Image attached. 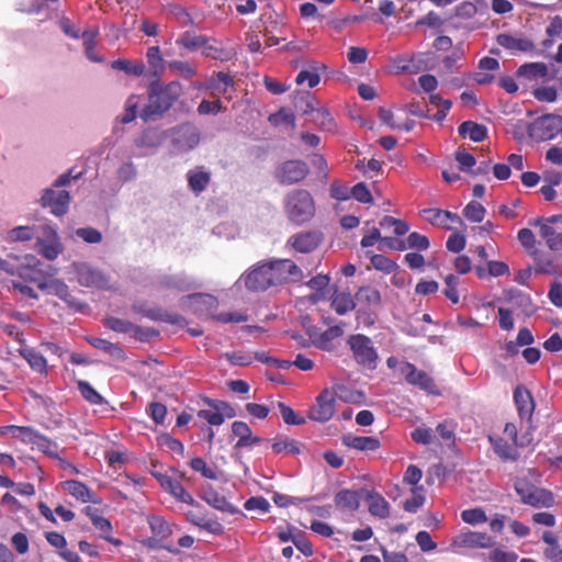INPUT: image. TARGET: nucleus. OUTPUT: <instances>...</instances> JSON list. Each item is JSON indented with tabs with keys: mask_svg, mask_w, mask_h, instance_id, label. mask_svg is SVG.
I'll return each mask as SVG.
<instances>
[{
	"mask_svg": "<svg viewBox=\"0 0 562 562\" xmlns=\"http://www.w3.org/2000/svg\"><path fill=\"white\" fill-rule=\"evenodd\" d=\"M304 277L301 268L290 259L260 262L244 277L245 286L250 291H266L288 282H297Z\"/></svg>",
	"mask_w": 562,
	"mask_h": 562,
	"instance_id": "f257e3e1",
	"label": "nucleus"
},
{
	"mask_svg": "<svg viewBox=\"0 0 562 562\" xmlns=\"http://www.w3.org/2000/svg\"><path fill=\"white\" fill-rule=\"evenodd\" d=\"M181 94V85L178 81L161 85L153 82L150 85L148 103L140 112V117L145 121L154 120L168 111L173 102Z\"/></svg>",
	"mask_w": 562,
	"mask_h": 562,
	"instance_id": "f03ea898",
	"label": "nucleus"
},
{
	"mask_svg": "<svg viewBox=\"0 0 562 562\" xmlns=\"http://www.w3.org/2000/svg\"><path fill=\"white\" fill-rule=\"evenodd\" d=\"M284 209L289 220L297 225L304 224L315 215V203L306 190H293L284 199Z\"/></svg>",
	"mask_w": 562,
	"mask_h": 562,
	"instance_id": "7ed1b4c3",
	"label": "nucleus"
},
{
	"mask_svg": "<svg viewBox=\"0 0 562 562\" xmlns=\"http://www.w3.org/2000/svg\"><path fill=\"white\" fill-rule=\"evenodd\" d=\"M347 344L352 351V357L355 361L369 370H374L378 366V351L373 346L372 340L362 334L351 335Z\"/></svg>",
	"mask_w": 562,
	"mask_h": 562,
	"instance_id": "20e7f679",
	"label": "nucleus"
},
{
	"mask_svg": "<svg viewBox=\"0 0 562 562\" xmlns=\"http://www.w3.org/2000/svg\"><path fill=\"white\" fill-rule=\"evenodd\" d=\"M167 132V138H170L171 155H180L195 148L200 143V132L191 124H182L170 128Z\"/></svg>",
	"mask_w": 562,
	"mask_h": 562,
	"instance_id": "39448f33",
	"label": "nucleus"
},
{
	"mask_svg": "<svg viewBox=\"0 0 562 562\" xmlns=\"http://www.w3.org/2000/svg\"><path fill=\"white\" fill-rule=\"evenodd\" d=\"M36 247L38 252L47 260H55L63 252L64 247L57 234L56 226L50 224L41 226Z\"/></svg>",
	"mask_w": 562,
	"mask_h": 562,
	"instance_id": "423d86ee",
	"label": "nucleus"
},
{
	"mask_svg": "<svg viewBox=\"0 0 562 562\" xmlns=\"http://www.w3.org/2000/svg\"><path fill=\"white\" fill-rule=\"evenodd\" d=\"M38 203L42 207L49 209L55 216H63L68 212L70 194L67 190L46 188L42 191Z\"/></svg>",
	"mask_w": 562,
	"mask_h": 562,
	"instance_id": "0eeeda50",
	"label": "nucleus"
},
{
	"mask_svg": "<svg viewBox=\"0 0 562 562\" xmlns=\"http://www.w3.org/2000/svg\"><path fill=\"white\" fill-rule=\"evenodd\" d=\"M336 391L324 389L308 411V417L318 423L328 422L335 414Z\"/></svg>",
	"mask_w": 562,
	"mask_h": 562,
	"instance_id": "6e6552de",
	"label": "nucleus"
},
{
	"mask_svg": "<svg viewBox=\"0 0 562 562\" xmlns=\"http://www.w3.org/2000/svg\"><path fill=\"white\" fill-rule=\"evenodd\" d=\"M72 267L76 273V279L82 286L97 289L110 288L109 278L99 269L93 268L86 262L74 263Z\"/></svg>",
	"mask_w": 562,
	"mask_h": 562,
	"instance_id": "1a4fd4ad",
	"label": "nucleus"
},
{
	"mask_svg": "<svg viewBox=\"0 0 562 562\" xmlns=\"http://www.w3.org/2000/svg\"><path fill=\"white\" fill-rule=\"evenodd\" d=\"M515 488L521 501L530 506L550 507L554 503L551 492L536 486H530L526 482L516 483Z\"/></svg>",
	"mask_w": 562,
	"mask_h": 562,
	"instance_id": "9d476101",
	"label": "nucleus"
},
{
	"mask_svg": "<svg viewBox=\"0 0 562 562\" xmlns=\"http://www.w3.org/2000/svg\"><path fill=\"white\" fill-rule=\"evenodd\" d=\"M167 139V132L156 128L145 130L138 137L135 138L134 145L139 151L135 154L136 157H147L154 155L158 148Z\"/></svg>",
	"mask_w": 562,
	"mask_h": 562,
	"instance_id": "9b49d317",
	"label": "nucleus"
},
{
	"mask_svg": "<svg viewBox=\"0 0 562 562\" xmlns=\"http://www.w3.org/2000/svg\"><path fill=\"white\" fill-rule=\"evenodd\" d=\"M308 173L306 162L300 159L288 160L281 164L276 170L277 180L285 186L302 181Z\"/></svg>",
	"mask_w": 562,
	"mask_h": 562,
	"instance_id": "f8f14e48",
	"label": "nucleus"
},
{
	"mask_svg": "<svg viewBox=\"0 0 562 562\" xmlns=\"http://www.w3.org/2000/svg\"><path fill=\"white\" fill-rule=\"evenodd\" d=\"M400 373L405 378L407 383L429 394H439L434 380L425 371L418 370L413 363H400Z\"/></svg>",
	"mask_w": 562,
	"mask_h": 562,
	"instance_id": "ddd939ff",
	"label": "nucleus"
},
{
	"mask_svg": "<svg viewBox=\"0 0 562 562\" xmlns=\"http://www.w3.org/2000/svg\"><path fill=\"white\" fill-rule=\"evenodd\" d=\"M495 544V540L493 537L485 532L477 531H464L452 539L451 549L457 552L458 549L469 548V549H490Z\"/></svg>",
	"mask_w": 562,
	"mask_h": 562,
	"instance_id": "4468645a",
	"label": "nucleus"
},
{
	"mask_svg": "<svg viewBox=\"0 0 562 562\" xmlns=\"http://www.w3.org/2000/svg\"><path fill=\"white\" fill-rule=\"evenodd\" d=\"M0 269L9 274H16L20 278V281L36 284L38 289H41V283L45 281V278L35 265L32 266L31 263H27L15 269L12 265L0 258Z\"/></svg>",
	"mask_w": 562,
	"mask_h": 562,
	"instance_id": "2eb2a0df",
	"label": "nucleus"
},
{
	"mask_svg": "<svg viewBox=\"0 0 562 562\" xmlns=\"http://www.w3.org/2000/svg\"><path fill=\"white\" fill-rule=\"evenodd\" d=\"M561 119L558 116L546 115L539 117L530 126L529 134L540 140L551 139L559 130Z\"/></svg>",
	"mask_w": 562,
	"mask_h": 562,
	"instance_id": "dca6fc26",
	"label": "nucleus"
},
{
	"mask_svg": "<svg viewBox=\"0 0 562 562\" xmlns=\"http://www.w3.org/2000/svg\"><path fill=\"white\" fill-rule=\"evenodd\" d=\"M198 416L205 419L210 425L220 426L224 423L225 418H233L235 411L229 404L217 402L210 409H201Z\"/></svg>",
	"mask_w": 562,
	"mask_h": 562,
	"instance_id": "f3484780",
	"label": "nucleus"
},
{
	"mask_svg": "<svg viewBox=\"0 0 562 562\" xmlns=\"http://www.w3.org/2000/svg\"><path fill=\"white\" fill-rule=\"evenodd\" d=\"M423 216L430 224L446 229H450L448 222L463 223L458 214L440 209H425L423 210Z\"/></svg>",
	"mask_w": 562,
	"mask_h": 562,
	"instance_id": "a211bd4d",
	"label": "nucleus"
},
{
	"mask_svg": "<svg viewBox=\"0 0 562 562\" xmlns=\"http://www.w3.org/2000/svg\"><path fill=\"white\" fill-rule=\"evenodd\" d=\"M201 497L213 508L224 513H235V506L228 499L218 493L212 485L207 484L202 488Z\"/></svg>",
	"mask_w": 562,
	"mask_h": 562,
	"instance_id": "6ab92c4d",
	"label": "nucleus"
},
{
	"mask_svg": "<svg viewBox=\"0 0 562 562\" xmlns=\"http://www.w3.org/2000/svg\"><path fill=\"white\" fill-rule=\"evenodd\" d=\"M322 235L317 232H306L292 236L289 244L299 252H311L318 247Z\"/></svg>",
	"mask_w": 562,
	"mask_h": 562,
	"instance_id": "aec40b11",
	"label": "nucleus"
},
{
	"mask_svg": "<svg viewBox=\"0 0 562 562\" xmlns=\"http://www.w3.org/2000/svg\"><path fill=\"white\" fill-rule=\"evenodd\" d=\"M514 401L521 418L530 422L531 415L535 409L533 398L531 393L522 385H518L514 391Z\"/></svg>",
	"mask_w": 562,
	"mask_h": 562,
	"instance_id": "412c9836",
	"label": "nucleus"
},
{
	"mask_svg": "<svg viewBox=\"0 0 562 562\" xmlns=\"http://www.w3.org/2000/svg\"><path fill=\"white\" fill-rule=\"evenodd\" d=\"M496 42L499 46L513 53L529 52L533 48L532 42L528 38L507 33L499 34Z\"/></svg>",
	"mask_w": 562,
	"mask_h": 562,
	"instance_id": "4be33fe9",
	"label": "nucleus"
},
{
	"mask_svg": "<svg viewBox=\"0 0 562 562\" xmlns=\"http://www.w3.org/2000/svg\"><path fill=\"white\" fill-rule=\"evenodd\" d=\"M187 180L190 190L200 194L207 188L211 181V172L204 167H195L187 172Z\"/></svg>",
	"mask_w": 562,
	"mask_h": 562,
	"instance_id": "5701e85b",
	"label": "nucleus"
},
{
	"mask_svg": "<svg viewBox=\"0 0 562 562\" xmlns=\"http://www.w3.org/2000/svg\"><path fill=\"white\" fill-rule=\"evenodd\" d=\"M160 485L165 491L170 493L175 498H177L179 502L189 504V505H196L194 498L191 494H189L184 487L176 480H172L169 476H161L159 479Z\"/></svg>",
	"mask_w": 562,
	"mask_h": 562,
	"instance_id": "b1692460",
	"label": "nucleus"
},
{
	"mask_svg": "<svg viewBox=\"0 0 562 562\" xmlns=\"http://www.w3.org/2000/svg\"><path fill=\"white\" fill-rule=\"evenodd\" d=\"M364 493L369 513L379 518H386L390 515V504L387 501L376 492L364 491Z\"/></svg>",
	"mask_w": 562,
	"mask_h": 562,
	"instance_id": "393cba45",
	"label": "nucleus"
},
{
	"mask_svg": "<svg viewBox=\"0 0 562 562\" xmlns=\"http://www.w3.org/2000/svg\"><path fill=\"white\" fill-rule=\"evenodd\" d=\"M232 432L238 437L237 448L252 447L260 442V438L252 435L250 427L244 422H234Z\"/></svg>",
	"mask_w": 562,
	"mask_h": 562,
	"instance_id": "a878e982",
	"label": "nucleus"
},
{
	"mask_svg": "<svg viewBox=\"0 0 562 562\" xmlns=\"http://www.w3.org/2000/svg\"><path fill=\"white\" fill-rule=\"evenodd\" d=\"M342 443L359 451H374L380 447V441L375 437H362L351 434L342 437Z\"/></svg>",
	"mask_w": 562,
	"mask_h": 562,
	"instance_id": "bb28decb",
	"label": "nucleus"
},
{
	"mask_svg": "<svg viewBox=\"0 0 562 562\" xmlns=\"http://www.w3.org/2000/svg\"><path fill=\"white\" fill-rule=\"evenodd\" d=\"M533 260H535V272L542 273V274H549V276H557L561 272V265L557 262V260L550 256L544 254H533Z\"/></svg>",
	"mask_w": 562,
	"mask_h": 562,
	"instance_id": "cd10ccee",
	"label": "nucleus"
},
{
	"mask_svg": "<svg viewBox=\"0 0 562 562\" xmlns=\"http://www.w3.org/2000/svg\"><path fill=\"white\" fill-rule=\"evenodd\" d=\"M41 290L47 291L49 294H54L69 305H76L75 299L70 295L67 284L57 279L46 280L41 283Z\"/></svg>",
	"mask_w": 562,
	"mask_h": 562,
	"instance_id": "c85d7f7f",
	"label": "nucleus"
},
{
	"mask_svg": "<svg viewBox=\"0 0 562 562\" xmlns=\"http://www.w3.org/2000/svg\"><path fill=\"white\" fill-rule=\"evenodd\" d=\"M335 504L342 510L355 512L360 505L359 493L351 490H342L336 494Z\"/></svg>",
	"mask_w": 562,
	"mask_h": 562,
	"instance_id": "c756f323",
	"label": "nucleus"
},
{
	"mask_svg": "<svg viewBox=\"0 0 562 562\" xmlns=\"http://www.w3.org/2000/svg\"><path fill=\"white\" fill-rule=\"evenodd\" d=\"M20 355L26 360L30 367L43 374L47 372V361L42 353L34 348L24 347L20 350Z\"/></svg>",
	"mask_w": 562,
	"mask_h": 562,
	"instance_id": "7c9ffc66",
	"label": "nucleus"
},
{
	"mask_svg": "<svg viewBox=\"0 0 562 562\" xmlns=\"http://www.w3.org/2000/svg\"><path fill=\"white\" fill-rule=\"evenodd\" d=\"M488 440L495 451V453L503 460L515 461L518 459L519 453L517 450L509 445L505 439L499 437L490 436Z\"/></svg>",
	"mask_w": 562,
	"mask_h": 562,
	"instance_id": "2f4dec72",
	"label": "nucleus"
},
{
	"mask_svg": "<svg viewBox=\"0 0 562 562\" xmlns=\"http://www.w3.org/2000/svg\"><path fill=\"white\" fill-rule=\"evenodd\" d=\"M356 301L360 305H364L368 308H373L380 305L381 294L380 292L370 285L362 286L356 293Z\"/></svg>",
	"mask_w": 562,
	"mask_h": 562,
	"instance_id": "473e14b6",
	"label": "nucleus"
},
{
	"mask_svg": "<svg viewBox=\"0 0 562 562\" xmlns=\"http://www.w3.org/2000/svg\"><path fill=\"white\" fill-rule=\"evenodd\" d=\"M459 133L463 137H469L473 142H482L486 136V127L472 121L463 122L459 126Z\"/></svg>",
	"mask_w": 562,
	"mask_h": 562,
	"instance_id": "72a5a7b5",
	"label": "nucleus"
},
{
	"mask_svg": "<svg viewBox=\"0 0 562 562\" xmlns=\"http://www.w3.org/2000/svg\"><path fill=\"white\" fill-rule=\"evenodd\" d=\"M66 491L82 503L92 501V492L81 482L69 480L64 483Z\"/></svg>",
	"mask_w": 562,
	"mask_h": 562,
	"instance_id": "f704fd0d",
	"label": "nucleus"
},
{
	"mask_svg": "<svg viewBox=\"0 0 562 562\" xmlns=\"http://www.w3.org/2000/svg\"><path fill=\"white\" fill-rule=\"evenodd\" d=\"M329 277L326 274H317L312 278L307 285L315 291V293L310 295V301L313 303H317L321 300L325 299L324 290L328 286Z\"/></svg>",
	"mask_w": 562,
	"mask_h": 562,
	"instance_id": "c9c22d12",
	"label": "nucleus"
},
{
	"mask_svg": "<svg viewBox=\"0 0 562 562\" xmlns=\"http://www.w3.org/2000/svg\"><path fill=\"white\" fill-rule=\"evenodd\" d=\"M356 306L353 297L349 293H337L331 301V307L338 315H345Z\"/></svg>",
	"mask_w": 562,
	"mask_h": 562,
	"instance_id": "e433bc0d",
	"label": "nucleus"
},
{
	"mask_svg": "<svg viewBox=\"0 0 562 562\" xmlns=\"http://www.w3.org/2000/svg\"><path fill=\"white\" fill-rule=\"evenodd\" d=\"M136 177L137 168L131 159L123 161L115 171V178L120 184L133 181Z\"/></svg>",
	"mask_w": 562,
	"mask_h": 562,
	"instance_id": "4c0bfd02",
	"label": "nucleus"
},
{
	"mask_svg": "<svg viewBox=\"0 0 562 562\" xmlns=\"http://www.w3.org/2000/svg\"><path fill=\"white\" fill-rule=\"evenodd\" d=\"M150 70L154 76H160L165 70V60L161 57L158 46H151L147 49L146 54Z\"/></svg>",
	"mask_w": 562,
	"mask_h": 562,
	"instance_id": "58836bf2",
	"label": "nucleus"
},
{
	"mask_svg": "<svg viewBox=\"0 0 562 562\" xmlns=\"http://www.w3.org/2000/svg\"><path fill=\"white\" fill-rule=\"evenodd\" d=\"M112 68L125 71L128 75L142 76L145 71L143 61H132L128 59H116L112 63Z\"/></svg>",
	"mask_w": 562,
	"mask_h": 562,
	"instance_id": "ea45409f",
	"label": "nucleus"
},
{
	"mask_svg": "<svg viewBox=\"0 0 562 562\" xmlns=\"http://www.w3.org/2000/svg\"><path fill=\"white\" fill-rule=\"evenodd\" d=\"M269 122L274 126L288 125L293 128L295 125V115L290 109L282 108L269 116Z\"/></svg>",
	"mask_w": 562,
	"mask_h": 562,
	"instance_id": "a19ab883",
	"label": "nucleus"
},
{
	"mask_svg": "<svg viewBox=\"0 0 562 562\" xmlns=\"http://www.w3.org/2000/svg\"><path fill=\"white\" fill-rule=\"evenodd\" d=\"M189 301L191 305H193L196 308H200V311H205L207 313L211 312L212 308L216 306V299L213 295L204 294V293H196L191 296H189Z\"/></svg>",
	"mask_w": 562,
	"mask_h": 562,
	"instance_id": "79ce46f5",
	"label": "nucleus"
},
{
	"mask_svg": "<svg viewBox=\"0 0 562 562\" xmlns=\"http://www.w3.org/2000/svg\"><path fill=\"white\" fill-rule=\"evenodd\" d=\"M485 213V207L475 201H471L463 209L464 217L473 223H481L484 220Z\"/></svg>",
	"mask_w": 562,
	"mask_h": 562,
	"instance_id": "37998d69",
	"label": "nucleus"
},
{
	"mask_svg": "<svg viewBox=\"0 0 562 562\" xmlns=\"http://www.w3.org/2000/svg\"><path fill=\"white\" fill-rule=\"evenodd\" d=\"M105 325L110 329L117 331V333L134 335L137 331L136 326L134 324H132L131 322L125 321V319L115 318V317L106 318Z\"/></svg>",
	"mask_w": 562,
	"mask_h": 562,
	"instance_id": "c03bdc74",
	"label": "nucleus"
},
{
	"mask_svg": "<svg viewBox=\"0 0 562 562\" xmlns=\"http://www.w3.org/2000/svg\"><path fill=\"white\" fill-rule=\"evenodd\" d=\"M177 43L188 49H198L206 43V37L203 35L186 32L177 40Z\"/></svg>",
	"mask_w": 562,
	"mask_h": 562,
	"instance_id": "a18cd8bd",
	"label": "nucleus"
},
{
	"mask_svg": "<svg viewBox=\"0 0 562 562\" xmlns=\"http://www.w3.org/2000/svg\"><path fill=\"white\" fill-rule=\"evenodd\" d=\"M233 83L229 75L225 72H217L215 78H211L206 85V88L213 89L218 93H225L227 87Z\"/></svg>",
	"mask_w": 562,
	"mask_h": 562,
	"instance_id": "49530a36",
	"label": "nucleus"
},
{
	"mask_svg": "<svg viewBox=\"0 0 562 562\" xmlns=\"http://www.w3.org/2000/svg\"><path fill=\"white\" fill-rule=\"evenodd\" d=\"M89 342L97 349L102 350L115 358H121L123 355V351L120 347L112 344L109 340L102 339V338H91L89 339Z\"/></svg>",
	"mask_w": 562,
	"mask_h": 562,
	"instance_id": "de8ad7c7",
	"label": "nucleus"
},
{
	"mask_svg": "<svg viewBox=\"0 0 562 562\" xmlns=\"http://www.w3.org/2000/svg\"><path fill=\"white\" fill-rule=\"evenodd\" d=\"M168 67L172 74L186 79H189L196 74L195 68L187 61L173 60L168 64Z\"/></svg>",
	"mask_w": 562,
	"mask_h": 562,
	"instance_id": "09e8293b",
	"label": "nucleus"
},
{
	"mask_svg": "<svg viewBox=\"0 0 562 562\" xmlns=\"http://www.w3.org/2000/svg\"><path fill=\"white\" fill-rule=\"evenodd\" d=\"M78 389L82 397L89 403L98 405L104 402L103 397L88 382L79 381Z\"/></svg>",
	"mask_w": 562,
	"mask_h": 562,
	"instance_id": "8fccbe9b",
	"label": "nucleus"
},
{
	"mask_svg": "<svg viewBox=\"0 0 562 562\" xmlns=\"http://www.w3.org/2000/svg\"><path fill=\"white\" fill-rule=\"evenodd\" d=\"M35 235L37 236L38 234L35 233L33 227L18 226L8 233V238L12 241H26L31 240Z\"/></svg>",
	"mask_w": 562,
	"mask_h": 562,
	"instance_id": "3c124183",
	"label": "nucleus"
},
{
	"mask_svg": "<svg viewBox=\"0 0 562 562\" xmlns=\"http://www.w3.org/2000/svg\"><path fill=\"white\" fill-rule=\"evenodd\" d=\"M461 518L469 525H477L487 521V516L482 508L465 509L461 513Z\"/></svg>",
	"mask_w": 562,
	"mask_h": 562,
	"instance_id": "603ef678",
	"label": "nucleus"
},
{
	"mask_svg": "<svg viewBox=\"0 0 562 562\" xmlns=\"http://www.w3.org/2000/svg\"><path fill=\"white\" fill-rule=\"evenodd\" d=\"M32 448H36L37 450L42 451L43 453H46L52 457L57 456V449H58L57 445L41 434H38L37 438H35V441H34Z\"/></svg>",
	"mask_w": 562,
	"mask_h": 562,
	"instance_id": "864d4df0",
	"label": "nucleus"
},
{
	"mask_svg": "<svg viewBox=\"0 0 562 562\" xmlns=\"http://www.w3.org/2000/svg\"><path fill=\"white\" fill-rule=\"evenodd\" d=\"M37 435L38 432L31 427L14 426L13 429V438L32 446L35 441V438H37Z\"/></svg>",
	"mask_w": 562,
	"mask_h": 562,
	"instance_id": "5fc2aeb1",
	"label": "nucleus"
},
{
	"mask_svg": "<svg viewBox=\"0 0 562 562\" xmlns=\"http://www.w3.org/2000/svg\"><path fill=\"white\" fill-rule=\"evenodd\" d=\"M75 235L88 244H98L102 240L101 232L93 227L77 228Z\"/></svg>",
	"mask_w": 562,
	"mask_h": 562,
	"instance_id": "6e6d98bb",
	"label": "nucleus"
},
{
	"mask_svg": "<svg viewBox=\"0 0 562 562\" xmlns=\"http://www.w3.org/2000/svg\"><path fill=\"white\" fill-rule=\"evenodd\" d=\"M548 68L543 63H530L519 67V74L529 77H544Z\"/></svg>",
	"mask_w": 562,
	"mask_h": 562,
	"instance_id": "4d7b16f0",
	"label": "nucleus"
},
{
	"mask_svg": "<svg viewBox=\"0 0 562 562\" xmlns=\"http://www.w3.org/2000/svg\"><path fill=\"white\" fill-rule=\"evenodd\" d=\"M446 288L443 290L445 295L448 300H450L453 304L459 302V293L457 286L459 284V278L454 274H449L445 279Z\"/></svg>",
	"mask_w": 562,
	"mask_h": 562,
	"instance_id": "13d9d810",
	"label": "nucleus"
},
{
	"mask_svg": "<svg viewBox=\"0 0 562 562\" xmlns=\"http://www.w3.org/2000/svg\"><path fill=\"white\" fill-rule=\"evenodd\" d=\"M272 450L276 453H300L299 443L290 439H280L272 443Z\"/></svg>",
	"mask_w": 562,
	"mask_h": 562,
	"instance_id": "bf43d9fd",
	"label": "nucleus"
},
{
	"mask_svg": "<svg viewBox=\"0 0 562 562\" xmlns=\"http://www.w3.org/2000/svg\"><path fill=\"white\" fill-rule=\"evenodd\" d=\"M280 414L282 416V419L288 425H302L304 424L305 419L301 416H299L290 406L285 405L284 403L280 402L278 404Z\"/></svg>",
	"mask_w": 562,
	"mask_h": 562,
	"instance_id": "052dcab7",
	"label": "nucleus"
},
{
	"mask_svg": "<svg viewBox=\"0 0 562 562\" xmlns=\"http://www.w3.org/2000/svg\"><path fill=\"white\" fill-rule=\"evenodd\" d=\"M190 465L192 470L200 472L206 479L217 480L218 477L217 472L214 469L207 467L202 458H193L190 462Z\"/></svg>",
	"mask_w": 562,
	"mask_h": 562,
	"instance_id": "680f3d73",
	"label": "nucleus"
},
{
	"mask_svg": "<svg viewBox=\"0 0 562 562\" xmlns=\"http://www.w3.org/2000/svg\"><path fill=\"white\" fill-rule=\"evenodd\" d=\"M311 164L322 180H326L328 178V164L324 156L321 154H313L311 157Z\"/></svg>",
	"mask_w": 562,
	"mask_h": 562,
	"instance_id": "e2e57ef3",
	"label": "nucleus"
},
{
	"mask_svg": "<svg viewBox=\"0 0 562 562\" xmlns=\"http://www.w3.org/2000/svg\"><path fill=\"white\" fill-rule=\"evenodd\" d=\"M371 265L385 273L392 272L396 268V263L383 255H372Z\"/></svg>",
	"mask_w": 562,
	"mask_h": 562,
	"instance_id": "0e129e2a",
	"label": "nucleus"
},
{
	"mask_svg": "<svg viewBox=\"0 0 562 562\" xmlns=\"http://www.w3.org/2000/svg\"><path fill=\"white\" fill-rule=\"evenodd\" d=\"M330 196L337 201H347L351 196V190L347 184L334 181L330 186Z\"/></svg>",
	"mask_w": 562,
	"mask_h": 562,
	"instance_id": "69168bd1",
	"label": "nucleus"
},
{
	"mask_svg": "<svg viewBox=\"0 0 562 562\" xmlns=\"http://www.w3.org/2000/svg\"><path fill=\"white\" fill-rule=\"evenodd\" d=\"M313 121L324 130H331L333 117L326 109H317L312 112Z\"/></svg>",
	"mask_w": 562,
	"mask_h": 562,
	"instance_id": "338daca9",
	"label": "nucleus"
},
{
	"mask_svg": "<svg viewBox=\"0 0 562 562\" xmlns=\"http://www.w3.org/2000/svg\"><path fill=\"white\" fill-rule=\"evenodd\" d=\"M490 562H516L518 557L515 552L496 549L488 555Z\"/></svg>",
	"mask_w": 562,
	"mask_h": 562,
	"instance_id": "774afa93",
	"label": "nucleus"
}]
</instances>
